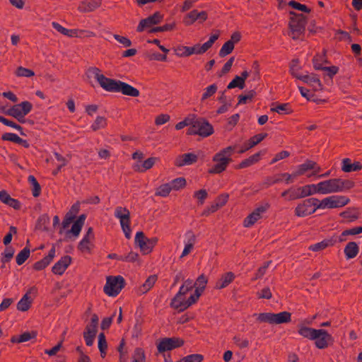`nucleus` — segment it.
I'll use <instances>...</instances> for the list:
<instances>
[{"mask_svg": "<svg viewBox=\"0 0 362 362\" xmlns=\"http://www.w3.org/2000/svg\"><path fill=\"white\" fill-rule=\"evenodd\" d=\"M78 212V206L76 205H74L70 211L66 213L63 221L62 226L59 230L60 233H63V230L66 229L69 226V225L73 222L74 219L76 217V215Z\"/></svg>", "mask_w": 362, "mask_h": 362, "instance_id": "nucleus-28", "label": "nucleus"}, {"mask_svg": "<svg viewBox=\"0 0 362 362\" xmlns=\"http://www.w3.org/2000/svg\"><path fill=\"white\" fill-rule=\"evenodd\" d=\"M30 256V249L25 247L16 256V262L18 265H21Z\"/></svg>", "mask_w": 362, "mask_h": 362, "instance_id": "nucleus-56", "label": "nucleus"}, {"mask_svg": "<svg viewBox=\"0 0 362 362\" xmlns=\"http://www.w3.org/2000/svg\"><path fill=\"white\" fill-rule=\"evenodd\" d=\"M32 105L28 101L22 102L19 104L12 106L11 108L5 111V114L13 117L20 122H24V117L30 112Z\"/></svg>", "mask_w": 362, "mask_h": 362, "instance_id": "nucleus-6", "label": "nucleus"}, {"mask_svg": "<svg viewBox=\"0 0 362 362\" xmlns=\"http://www.w3.org/2000/svg\"><path fill=\"white\" fill-rule=\"evenodd\" d=\"M16 75L18 77H33L35 76V73L33 70L25 68L23 66H18L15 71Z\"/></svg>", "mask_w": 362, "mask_h": 362, "instance_id": "nucleus-48", "label": "nucleus"}, {"mask_svg": "<svg viewBox=\"0 0 362 362\" xmlns=\"http://www.w3.org/2000/svg\"><path fill=\"white\" fill-rule=\"evenodd\" d=\"M295 215L298 218L305 217L312 214L310 202L308 199L297 204L294 210Z\"/></svg>", "mask_w": 362, "mask_h": 362, "instance_id": "nucleus-22", "label": "nucleus"}, {"mask_svg": "<svg viewBox=\"0 0 362 362\" xmlns=\"http://www.w3.org/2000/svg\"><path fill=\"white\" fill-rule=\"evenodd\" d=\"M315 341V346L319 349H325L331 345L334 339L328 332L323 329L317 330L316 334L313 339Z\"/></svg>", "mask_w": 362, "mask_h": 362, "instance_id": "nucleus-10", "label": "nucleus"}, {"mask_svg": "<svg viewBox=\"0 0 362 362\" xmlns=\"http://www.w3.org/2000/svg\"><path fill=\"white\" fill-rule=\"evenodd\" d=\"M0 201L14 209H19L21 207L20 202L12 198L6 190L0 191Z\"/></svg>", "mask_w": 362, "mask_h": 362, "instance_id": "nucleus-27", "label": "nucleus"}, {"mask_svg": "<svg viewBox=\"0 0 362 362\" xmlns=\"http://www.w3.org/2000/svg\"><path fill=\"white\" fill-rule=\"evenodd\" d=\"M194 303V299L192 297L189 296L187 299L185 295L176 294L173 298L170 305L177 311L182 312Z\"/></svg>", "mask_w": 362, "mask_h": 362, "instance_id": "nucleus-13", "label": "nucleus"}, {"mask_svg": "<svg viewBox=\"0 0 362 362\" xmlns=\"http://www.w3.org/2000/svg\"><path fill=\"white\" fill-rule=\"evenodd\" d=\"M267 136V133H262L257 135H255L254 136L251 137L246 144V147L243 149H241L239 153H243L245 151L252 148L255 146L259 144L264 138Z\"/></svg>", "mask_w": 362, "mask_h": 362, "instance_id": "nucleus-31", "label": "nucleus"}, {"mask_svg": "<svg viewBox=\"0 0 362 362\" xmlns=\"http://www.w3.org/2000/svg\"><path fill=\"white\" fill-rule=\"evenodd\" d=\"M163 14H162L160 11H156L147 18L141 20L136 28L137 32L141 33L153 25L159 24L163 21Z\"/></svg>", "mask_w": 362, "mask_h": 362, "instance_id": "nucleus-9", "label": "nucleus"}, {"mask_svg": "<svg viewBox=\"0 0 362 362\" xmlns=\"http://www.w3.org/2000/svg\"><path fill=\"white\" fill-rule=\"evenodd\" d=\"M310 202V207L313 206V208H311L312 214H314L317 209H325V204L323 199L320 201L316 198H310L308 199Z\"/></svg>", "mask_w": 362, "mask_h": 362, "instance_id": "nucleus-52", "label": "nucleus"}, {"mask_svg": "<svg viewBox=\"0 0 362 362\" xmlns=\"http://www.w3.org/2000/svg\"><path fill=\"white\" fill-rule=\"evenodd\" d=\"M100 86L107 91L117 92L119 81L107 78L105 75L98 81Z\"/></svg>", "mask_w": 362, "mask_h": 362, "instance_id": "nucleus-24", "label": "nucleus"}, {"mask_svg": "<svg viewBox=\"0 0 362 362\" xmlns=\"http://www.w3.org/2000/svg\"><path fill=\"white\" fill-rule=\"evenodd\" d=\"M71 262V257L69 255L62 257L52 267V271L57 275H62Z\"/></svg>", "mask_w": 362, "mask_h": 362, "instance_id": "nucleus-18", "label": "nucleus"}, {"mask_svg": "<svg viewBox=\"0 0 362 362\" xmlns=\"http://www.w3.org/2000/svg\"><path fill=\"white\" fill-rule=\"evenodd\" d=\"M172 191L170 184L165 183L160 185L156 190L155 194L157 197H166Z\"/></svg>", "mask_w": 362, "mask_h": 362, "instance_id": "nucleus-42", "label": "nucleus"}, {"mask_svg": "<svg viewBox=\"0 0 362 362\" xmlns=\"http://www.w3.org/2000/svg\"><path fill=\"white\" fill-rule=\"evenodd\" d=\"M32 298L30 296V291H28L17 304V309L21 312L28 311L32 305Z\"/></svg>", "mask_w": 362, "mask_h": 362, "instance_id": "nucleus-32", "label": "nucleus"}, {"mask_svg": "<svg viewBox=\"0 0 362 362\" xmlns=\"http://www.w3.org/2000/svg\"><path fill=\"white\" fill-rule=\"evenodd\" d=\"M235 279V275L233 272H228L222 274L216 282L215 288L222 290L228 287Z\"/></svg>", "mask_w": 362, "mask_h": 362, "instance_id": "nucleus-20", "label": "nucleus"}, {"mask_svg": "<svg viewBox=\"0 0 362 362\" xmlns=\"http://www.w3.org/2000/svg\"><path fill=\"white\" fill-rule=\"evenodd\" d=\"M355 185V182L351 180L337 179V192L344 190H349Z\"/></svg>", "mask_w": 362, "mask_h": 362, "instance_id": "nucleus-36", "label": "nucleus"}, {"mask_svg": "<svg viewBox=\"0 0 362 362\" xmlns=\"http://www.w3.org/2000/svg\"><path fill=\"white\" fill-rule=\"evenodd\" d=\"M183 344L184 341L180 338H163L158 344L157 349L159 353H163L166 351H170L173 349L180 347Z\"/></svg>", "mask_w": 362, "mask_h": 362, "instance_id": "nucleus-12", "label": "nucleus"}, {"mask_svg": "<svg viewBox=\"0 0 362 362\" xmlns=\"http://www.w3.org/2000/svg\"><path fill=\"white\" fill-rule=\"evenodd\" d=\"M299 90L301 95L305 98L308 100L313 101L316 103H319L323 101L322 100L316 98L313 94L310 93L309 90L305 89L303 87H299Z\"/></svg>", "mask_w": 362, "mask_h": 362, "instance_id": "nucleus-53", "label": "nucleus"}, {"mask_svg": "<svg viewBox=\"0 0 362 362\" xmlns=\"http://www.w3.org/2000/svg\"><path fill=\"white\" fill-rule=\"evenodd\" d=\"M107 126V119L105 117L98 116L95 119L91 125V129L93 132H96L101 128H105Z\"/></svg>", "mask_w": 362, "mask_h": 362, "instance_id": "nucleus-49", "label": "nucleus"}, {"mask_svg": "<svg viewBox=\"0 0 362 362\" xmlns=\"http://www.w3.org/2000/svg\"><path fill=\"white\" fill-rule=\"evenodd\" d=\"M125 286V281L121 276H109L106 279V284L103 291L108 296H116Z\"/></svg>", "mask_w": 362, "mask_h": 362, "instance_id": "nucleus-5", "label": "nucleus"}, {"mask_svg": "<svg viewBox=\"0 0 362 362\" xmlns=\"http://www.w3.org/2000/svg\"><path fill=\"white\" fill-rule=\"evenodd\" d=\"M290 18L288 23V35L294 40H300L304 35L307 18L303 14H297L293 11H290Z\"/></svg>", "mask_w": 362, "mask_h": 362, "instance_id": "nucleus-2", "label": "nucleus"}, {"mask_svg": "<svg viewBox=\"0 0 362 362\" xmlns=\"http://www.w3.org/2000/svg\"><path fill=\"white\" fill-rule=\"evenodd\" d=\"M317 330V329H316L301 325L299 327L298 334L305 338H308L310 340H313V338H315V335L316 334Z\"/></svg>", "mask_w": 362, "mask_h": 362, "instance_id": "nucleus-37", "label": "nucleus"}, {"mask_svg": "<svg viewBox=\"0 0 362 362\" xmlns=\"http://www.w3.org/2000/svg\"><path fill=\"white\" fill-rule=\"evenodd\" d=\"M28 180L32 184L33 187V197H38L40 195V191H41V187H40V184L38 183L37 180L35 178V177L33 175H30L28 177Z\"/></svg>", "mask_w": 362, "mask_h": 362, "instance_id": "nucleus-57", "label": "nucleus"}, {"mask_svg": "<svg viewBox=\"0 0 362 362\" xmlns=\"http://www.w3.org/2000/svg\"><path fill=\"white\" fill-rule=\"evenodd\" d=\"M269 207L268 204L264 206H260L256 208L252 212L247 216L243 221V226L245 228H250L255 225L259 220L262 218V214Z\"/></svg>", "mask_w": 362, "mask_h": 362, "instance_id": "nucleus-11", "label": "nucleus"}, {"mask_svg": "<svg viewBox=\"0 0 362 362\" xmlns=\"http://www.w3.org/2000/svg\"><path fill=\"white\" fill-rule=\"evenodd\" d=\"M102 0H82L77 6L81 13H90L100 7Z\"/></svg>", "mask_w": 362, "mask_h": 362, "instance_id": "nucleus-16", "label": "nucleus"}, {"mask_svg": "<svg viewBox=\"0 0 362 362\" xmlns=\"http://www.w3.org/2000/svg\"><path fill=\"white\" fill-rule=\"evenodd\" d=\"M156 281V275H151L148 276V279L146 280L145 283L140 286V292L143 294L147 293L154 286Z\"/></svg>", "mask_w": 362, "mask_h": 362, "instance_id": "nucleus-38", "label": "nucleus"}, {"mask_svg": "<svg viewBox=\"0 0 362 362\" xmlns=\"http://www.w3.org/2000/svg\"><path fill=\"white\" fill-rule=\"evenodd\" d=\"M195 240H196L195 235H192L191 239L189 240V243L187 244H186V245L182 251V253L180 256L181 258L188 255L191 252L192 250L193 249Z\"/></svg>", "mask_w": 362, "mask_h": 362, "instance_id": "nucleus-60", "label": "nucleus"}, {"mask_svg": "<svg viewBox=\"0 0 362 362\" xmlns=\"http://www.w3.org/2000/svg\"><path fill=\"white\" fill-rule=\"evenodd\" d=\"M325 209H334L346 206L350 199L345 196H331L323 199Z\"/></svg>", "mask_w": 362, "mask_h": 362, "instance_id": "nucleus-14", "label": "nucleus"}, {"mask_svg": "<svg viewBox=\"0 0 362 362\" xmlns=\"http://www.w3.org/2000/svg\"><path fill=\"white\" fill-rule=\"evenodd\" d=\"M359 252V247L356 243L349 242L344 247V252L346 259H353L357 256Z\"/></svg>", "mask_w": 362, "mask_h": 362, "instance_id": "nucleus-33", "label": "nucleus"}, {"mask_svg": "<svg viewBox=\"0 0 362 362\" xmlns=\"http://www.w3.org/2000/svg\"><path fill=\"white\" fill-rule=\"evenodd\" d=\"M235 148V146H230L222 149L216 153L212 160L216 163L209 170V174H220L226 170L227 166L231 161L230 156Z\"/></svg>", "mask_w": 362, "mask_h": 362, "instance_id": "nucleus-1", "label": "nucleus"}, {"mask_svg": "<svg viewBox=\"0 0 362 362\" xmlns=\"http://www.w3.org/2000/svg\"><path fill=\"white\" fill-rule=\"evenodd\" d=\"M299 189L302 198L317 193V185H308L303 187H299Z\"/></svg>", "mask_w": 362, "mask_h": 362, "instance_id": "nucleus-43", "label": "nucleus"}, {"mask_svg": "<svg viewBox=\"0 0 362 362\" xmlns=\"http://www.w3.org/2000/svg\"><path fill=\"white\" fill-rule=\"evenodd\" d=\"M300 66H298L297 64H293L291 69L292 76L311 86L314 91H321L323 90V86L317 77H316L314 74L303 75L300 72Z\"/></svg>", "mask_w": 362, "mask_h": 362, "instance_id": "nucleus-4", "label": "nucleus"}, {"mask_svg": "<svg viewBox=\"0 0 362 362\" xmlns=\"http://www.w3.org/2000/svg\"><path fill=\"white\" fill-rule=\"evenodd\" d=\"M361 233H362V226L353 228L349 229V230H345L341 233L339 240V242H344V241H346V238H345L346 236L355 235H358Z\"/></svg>", "mask_w": 362, "mask_h": 362, "instance_id": "nucleus-46", "label": "nucleus"}, {"mask_svg": "<svg viewBox=\"0 0 362 362\" xmlns=\"http://www.w3.org/2000/svg\"><path fill=\"white\" fill-rule=\"evenodd\" d=\"M203 358L204 357L201 354H192L183 358L180 362H202Z\"/></svg>", "mask_w": 362, "mask_h": 362, "instance_id": "nucleus-63", "label": "nucleus"}, {"mask_svg": "<svg viewBox=\"0 0 362 362\" xmlns=\"http://www.w3.org/2000/svg\"><path fill=\"white\" fill-rule=\"evenodd\" d=\"M54 256H55V247H53L49 252V254L47 256L45 257L42 259L35 262L33 264V269L37 271L44 269L45 267H47L49 264V263L52 262V260L53 259Z\"/></svg>", "mask_w": 362, "mask_h": 362, "instance_id": "nucleus-26", "label": "nucleus"}, {"mask_svg": "<svg viewBox=\"0 0 362 362\" xmlns=\"http://www.w3.org/2000/svg\"><path fill=\"white\" fill-rule=\"evenodd\" d=\"M98 317L93 314L91 317L90 324L87 325L83 332V338L87 346H92L98 331Z\"/></svg>", "mask_w": 362, "mask_h": 362, "instance_id": "nucleus-8", "label": "nucleus"}, {"mask_svg": "<svg viewBox=\"0 0 362 362\" xmlns=\"http://www.w3.org/2000/svg\"><path fill=\"white\" fill-rule=\"evenodd\" d=\"M234 47L235 46L233 45V42H226L219 51V56L221 57H226L233 52Z\"/></svg>", "mask_w": 362, "mask_h": 362, "instance_id": "nucleus-54", "label": "nucleus"}, {"mask_svg": "<svg viewBox=\"0 0 362 362\" xmlns=\"http://www.w3.org/2000/svg\"><path fill=\"white\" fill-rule=\"evenodd\" d=\"M198 160V156L193 153H184L177 157L175 165L177 167H182L195 163Z\"/></svg>", "mask_w": 362, "mask_h": 362, "instance_id": "nucleus-17", "label": "nucleus"}, {"mask_svg": "<svg viewBox=\"0 0 362 362\" xmlns=\"http://www.w3.org/2000/svg\"><path fill=\"white\" fill-rule=\"evenodd\" d=\"M288 5L291 6L292 8L308 13H309L310 12V9L308 8L305 5L301 4L298 2H296L295 1H291L288 2Z\"/></svg>", "mask_w": 362, "mask_h": 362, "instance_id": "nucleus-64", "label": "nucleus"}, {"mask_svg": "<svg viewBox=\"0 0 362 362\" xmlns=\"http://www.w3.org/2000/svg\"><path fill=\"white\" fill-rule=\"evenodd\" d=\"M107 348V344L105 339V334L101 332L98 335V349L100 351L103 358L105 356V350Z\"/></svg>", "mask_w": 362, "mask_h": 362, "instance_id": "nucleus-51", "label": "nucleus"}, {"mask_svg": "<svg viewBox=\"0 0 362 362\" xmlns=\"http://www.w3.org/2000/svg\"><path fill=\"white\" fill-rule=\"evenodd\" d=\"M93 239L85 237L78 244V249L83 253L90 254L91 252L92 240Z\"/></svg>", "mask_w": 362, "mask_h": 362, "instance_id": "nucleus-41", "label": "nucleus"}, {"mask_svg": "<svg viewBox=\"0 0 362 362\" xmlns=\"http://www.w3.org/2000/svg\"><path fill=\"white\" fill-rule=\"evenodd\" d=\"M2 139L4 141H10L16 144H23L25 147L28 146V144L25 140L22 139L17 134L13 133H6L2 135Z\"/></svg>", "mask_w": 362, "mask_h": 362, "instance_id": "nucleus-39", "label": "nucleus"}, {"mask_svg": "<svg viewBox=\"0 0 362 362\" xmlns=\"http://www.w3.org/2000/svg\"><path fill=\"white\" fill-rule=\"evenodd\" d=\"M315 69L317 70H324L327 72V76L329 78H332L334 75H335L339 70V68L335 66H322L321 65H316L315 64Z\"/></svg>", "mask_w": 362, "mask_h": 362, "instance_id": "nucleus-55", "label": "nucleus"}, {"mask_svg": "<svg viewBox=\"0 0 362 362\" xmlns=\"http://www.w3.org/2000/svg\"><path fill=\"white\" fill-rule=\"evenodd\" d=\"M194 286V284L193 283V281L192 279H188L183 282L177 294L185 295L187 292L192 291Z\"/></svg>", "mask_w": 362, "mask_h": 362, "instance_id": "nucleus-50", "label": "nucleus"}, {"mask_svg": "<svg viewBox=\"0 0 362 362\" xmlns=\"http://www.w3.org/2000/svg\"><path fill=\"white\" fill-rule=\"evenodd\" d=\"M197 20V10H193L188 13L184 18L183 22L185 25L193 24Z\"/></svg>", "mask_w": 362, "mask_h": 362, "instance_id": "nucleus-58", "label": "nucleus"}, {"mask_svg": "<svg viewBox=\"0 0 362 362\" xmlns=\"http://www.w3.org/2000/svg\"><path fill=\"white\" fill-rule=\"evenodd\" d=\"M320 168L313 160H307L298 165L297 170L293 173V177H298L305 174L308 170H315L316 173L320 171Z\"/></svg>", "mask_w": 362, "mask_h": 362, "instance_id": "nucleus-19", "label": "nucleus"}, {"mask_svg": "<svg viewBox=\"0 0 362 362\" xmlns=\"http://www.w3.org/2000/svg\"><path fill=\"white\" fill-rule=\"evenodd\" d=\"M156 158H149L144 161L142 165L136 164L134 166V168L139 171V172H143L147 170L151 169L154 163H155Z\"/></svg>", "mask_w": 362, "mask_h": 362, "instance_id": "nucleus-44", "label": "nucleus"}, {"mask_svg": "<svg viewBox=\"0 0 362 362\" xmlns=\"http://www.w3.org/2000/svg\"><path fill=\"white\" fill-rule=\"evenodd\" d=\"M37 336L36 332H25L20 336H13L11 338V342L13 344H19L28 341L32 339H35Z\"/></svg>", "mask_w": 362, "mask_h": 362, "instance_id": "nucleus-34", "label": "nucleus"}, {"mask_svg": "<svg viewBox=\"0 0 362 362\" xmlns=\"http://www.w3.org/2000/svg\"><path fill=\"white\" fill-rule=\"evenodd\" d=\"M341 170L344 173H350L352 171H358L362 169V165L360 162L356 161L354 163H351L350 158H344L341 163Z\"/></svg>", "mask_w": 362, "mask_h": 362, "instance_id": "nucleus-29", "label": "nucleus"}, {"mask_svg": "<svg viewBox=\"0 0 362 362\" xmlns=\"http://www.w3.org/2000/svg\"><path fill=\"white\" fill-rule=\"evenodd\" d=\"M115 216L119 218L120 225L127 238H131L130 212L125 207H118L115 211Z\"/></svg>", "mask_w": 362, "mask_h": 362, "instance_id": "nucleus-7", "label": "nucleus"}, {"mask_svg": "<svg viewBox=\"0 0 362 362\" xmlns=\"http://www.w3.org/2000/svg\"><path fill=\"white\" fill-rule=\"evenodd\" d=\"M335 242L332 239H324L320 242L310 245L308 250L312 252H319L326 250L327 247L334 246Z\"/></svg>", "mask_w": 362, "mask_h": 362, "instance_id": "nucleus-25", "label": "nucleus"}, {"mask_svg": "<svg viewBox=\"0 0 362 362\" xmlns=\"http://www.w3.org/2000/svg\"><path fill=\"white\" fill-rule=\"evenodd\" d=\"M233 339L235 345L240 349H246L249 346L250 341L248 339L240 337H234Z\"/></svg>", "mask_w": 362, "mask_h": 362, "instance_id": "nucleus-59", "label": "nucleus"}, {"mask_svg": "<svg viewBox=\"0 0 362 362\" xmlns=\"http://www.w3.org/2000/svg\"><path fill=\"white\" fill-rule=\"evenodd\" d=\"M86 216L85 215H81L78 218L74 223L70 232L74 235L78 236L80 233L81 228L84 223Z\"/></svg>", "mask_w": 362, "mask_h": 362, "instance_id": "nucleus-40", "label": "nucleus"}, {"mask_svg": "<svg viewBox=\"0 0 362 362\" xmlns=\"http://www.w3.org/2000/svg\"><path fill=\"white\" fill-rule=\"evenodd\" d=\"M52 25L58 32H59L60 33H62L64 35H67L69 37L77 36V33H78L77 30H68V29L62 27L58 23H55V22H53L52 23Z\"/></svg>", "mask_w": 362, "mask_h": 362, "instance_id": "nucleus-45", "label": "nucleus"}, {"mask_svg": "<svg viewBox=\"0 0 362 362\" xmlns=\"http://www.w3.org/2000/svg\"><path fill=\"white\" fill-rule=\"evenodd\" d=\"M199 47V45H196L194 47L187 46H177L174 49L175 54L180 57H189L193 54H196V48Z\"/></svg>", "mask_w": 362, "mask_h": 362, "instance_id": "nucleus-30", "label": "nucleus"}, {"mask_svg": "<svg viewBox=\"0 0 362 362\" xmlns=\"http://www.w3.org/2000/svg\"><path fill=\"white\" fill-rule=\"evenodd\" d=\"M213 133V127L204 119H193L192 127L187 129L188 135H199L202 137H207Z\"/></svg>", "mask_w": 362, "mask_h": 362, "instance_id": "nucleus-3", "label": "nucleus"}, {"mask_svg": "<svg viewBox=\"0 0 362 362\" xmlns=\"http://www.w3.org/2000/svg\"><path fill=\"white\" fill-rule=\"evenodd\" d=\"M274 313H260L257 316V320L260 322H268L273 324Z\"/></svg>", "mask_w": 362, "mask_h": 362, "instance_id": "nucleus-61", "label": "nucleus"}, {"mask_svg": "<svg viewBox=\"0 0 362 362\" xmlns=\"http://www.w3.org/2000/svg\"><path fill=\"white\" fill-rule=\"evenodd\" d=\"M291 321V313L287 311H284L279 313L274 314L273 317V324L279 325L283 323H288Z\"/></svg>", "mask_w": 362, "mask_h": 362, "instance_id": "nucleus-35", "label": "nucleus"}, {"mask_svg": "<svg viewBox=\"0 0 362 362\" xmlns=\"http://www.w3.org/2000/svg\"><path fill=\"white\" fill-rule=\"evenodd\" d=\"M317 192L322 194L337 192V179H330L317 183Z\"/></svg>", "mask_w": 362, "mask_h": 362, "instance_id": "nucleus-15", "label": "nucleus"}, {"mask_svg": "<svg viewBox=\"0 0 362 362\" xmlns=\"http://www.w3.org/2000/svg\"><path fill=\"white\" fill-rule=\"evenodd\" d=\"M135 243L139 247L144 254H148L152 251V246L148 245V238L143 232H137L135 237Z\"/></svg>", "mask_w": 362, "mask_h": 362, "instance_id": "nucleus-21", "label": "nucleus"}, {"mask_svg": "<svg viewBox=\"0 0 362 362\" xmlns=\"http://www.w3.org/2000/svg\"><path fill=\"white\" fill-rule=\"evenodd\" d=\"M117 92H121L124 95L138 97L139 95V90L136 88L119 81Z\"/></svg>", "mask_w": 362, "mask_h": 362, "instance_id": "nucleus-23", "label": "nucleus"}, {"mask_svg": "<svg viewBox=\"0 0 362 362\" xmlns=\"http://www.w3.org/2000/svg\"><path fill=\"white\" fill-rule=\"evenodd\" d=\"M170 184L172 190L177 191L186 187L187 181L184 177H178L173 180Z\"/></svg>", "mask_w": 362, "mask_h": 362, "instance_id": "nucleus-47", "label": "nucleus"}, {"mask_svg": "<svg viewBox=\"0 0 362 362\" xmlns=\"http://www.w3.org/2000/svg\"><path fill=\"white\" fill-rule=\"evenodd\" d=\"M132 362H145V354L142 349H136Z\"/></svg>", "mask_w": 362, "mask_h": 362, "instance_id": "nucleus-62", "label": "nucleus"}]
</instances>
